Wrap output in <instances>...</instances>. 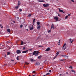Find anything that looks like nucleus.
Here are the masks:
<instances>
[{"mask_svg": "<svg viewBox=\"0 0 76 76\" xmlns=\"http://www.w3.org/2000/svg\"><path fill=\"white\" fill-rule=\"evenodd\" d=\"M43 6L44 7H49V4H43Z\"/></svg>", "mask_w": 76, "mask_h": 76, "instance_id": "1", "label": "nucleus"}, {"mask_svg": "<svg viewBox=\"0 0 76 76\" xmlns=\"http://www.w3.org/2000/svg\"><path fill=\"white\" fill-rule=\"evenodd\" d=\"M16 53H17V54H20V53H21V51L20 50H16Z\"/></svg>", "mask_w": 76, "mask_h": 76, "instance_id": "2", "label": "nucleus"}, {"mask_svg": "<svg viewBox=\"0 0 76 76\" xmlns=\"http://www.w3.org/2000/svg\"><path fill=\"white\" fill-rule=\"evenodd\" d=\"M50 50V48H48L45 50V51H49Z\"/></svg>", "mask_w": 76, "mask_h": 76, "instance_id": "3", "label": "nucleus"}, {"mask_svg": "<svg viewBox=\"0 0 76 76\" xmlns=\"http://www.w3.org/2000/svg\"><path fill=\"white\" fill-rule=\"evenodd\" d=\"M52 26H51V29L52 28H53V29H55V26L53 25V24H52Z\"/></svg>", "mask_w": 76, "mask_h": 76, "instance_id": "4", "label": "nucleus"}, {"mask_svg": "<svg viewBox=\"0 0 76 76\" xmlns=\"http://www.w3.org/2000/svg\"><path fill=\"white\" fill-rule=\"evenodd\" d=\"M29 28H30V30H32L34 28L33 27V26L32 25L31 26V27H29Z\"/></svg>", "mask_w": 76, "mask_h": 76, "instance_id": "5", "label": "nucleus"}, {"mask_svg": "<svg viewBox=\"0 0 76 76\" xmlns=\"http://www.w3.org/2000/svg\"><path fill=\"white\" fill-rule=\"evenodd\" d=\"M37 29L38 30H39L40 29L41 26L40 25H37Z\"/></svg>", "mask_w": 76, "mask_h": 76, "instance_id": "6", "label": "nucleus"}, {"mask_svg": "<svg viewBox=\"0 0 76 76\" xmlns=\"http://www.w3.org/2000/svg\"><path fill=\"white\" fill-rule=\"evenodd\" d=\"M58 9H59V11L60 12H62L63 13H64L65 12H63V10H60V8H59Z\"/></svg>", "mask_w": 76, "mask_h": 76, "instance_id": "7", "label": "nucleus"}, {"mask_svg": "<svg viewBox=\"0 0 76 76\" xmlns=\"http://www.w3.org/2000/svg\"><path fill=\"white\" fill-rule=\"evenodd\" d=\"M40 63L39 62H36V64H35L37 66H39V65H40Z\"/></svg>", "mask_w": 76, "mask_h": 76, "instance_id": "8", "label": "nucleus"}, {"mask_svg": "<svg viewBox=\"0 0 76 76\" xmlns=\"http://www.w3.org/2000/svg\"><path fill=\"white\" fill-rule=\"evenodd\" d=\"M54 19H56V21H58V17H55L54 18Z\"/></svg>", "mask_w": 76, "mask_h": 76, "instance_id": "9", "label": "nucleus"}, {"mask_svg": "<svg viewBox=\"0 0 76 76\" xmlns=\"http://www.w3.org/2000/svg\"><path fill=\"white\" fill-rule=\"evenodd\" d=\"M28 50H26L25 51H23L22 52V53H27V52H28Z\"/></svg>", "mask_w": 76, "mask_h": 76, "instance_id": "10", "label": "nucleus"}, {"mask_svg": "<svg viewBox=\"0 0 76 76\" xmlns=\"http://www.w3.org/2000/svg\"><path fill=\"white\" fill-rule=\"evenodd\" d=\"M37 53V51H34L33 52V53H32L33 55H35Z\"/></svg>", "mask_w": 76, "mask_h": 76, "instance_id": "11", "label": "nucleus"}, {"mask_svg": "<svg viewBox=\"0 0 76 76\" xmlns=\"http://www.w3.org/2000/svg\"><path fill=\"white\" fill-rule=\"evenodd\" d=\"M20 4H21L20 2L19 1H18V6L19 7V6L20 5Z\"/></svg>", "mask_w": 76, "mask_h": 76, "instance_id": "12", "label": "nucleus"}, {"mask_svg": "<svg viewBox=\"0 0 76 76\" xmlns=\"http://www.w3.org/2000/svg\"><path fill=\"white\" fill-rule=\"evenodd\" d=\"M61 56L62 57H64L65 58H66V57H67V56H66V55H61Z\"/></svg>", "mask_w": 76, "mask_h": 76, "instance_id": "13", "label": "nucleus"}, {"mask_svg": "<svg viewBox=\"0 0 76 76\" xmlns=\"http://www.w3.org/2000/svg\"><path fill=\"white\" fill-rule=\"evenodd\" d=\"M20 56H17L16 58L17 60H19V57H20Z\"/></svg>", "mask_w": 76, "mask_h": 76, "instance_id": "14", "label": "nucleus"}, {"mask_svg": "<svg viewBox=\"0 0 76 76\" xmlns=\"http://www.w3.org/2000/svg\"><path fill=\"white\" fill-rule=\"evenodd\" d=\"M19 6H17L15 7V8L16 9H18V8H19Z\"/></svg>", "mask_w": 76, "mask_h": 76, "instance_id": "15", "label": "nucleus"}, {"mask_svg": "<svg viewBox=\"0 0 76 76\" xmlns=\"http://www.w3.org/2000/svg\"><path fill=\"white\" fill-rule=\"evenodd\" d=\"M66 43H65L64 44V45H63V46L62 50H63V48H64V47H65V46H66Z\"/></svg>", "mask_w": 76, "mask_h": 76, "instance_id": "16", "label": "nucleus"}, {"mask_svg": "<svg viewBox=\"0 0 76 76\" xmlns=\"http://www.w3.org/2000/svg\"><path fill=\"white\" fill-rule=\"evenodd\" d=\"M7 31L9 32H10V29L9 28L8 29H7Z\"/></svg>", "mask_w": 76, "mask_h": 76, "instance_id": "17", "label": "nucleus"}, {"mask_svg": "<svg viewBox=\"0 0 76 76\" xmlns=\"http://www.w3.org/2000/svg\"><path fill=\"white\" fill-rule=\"evenodd\" d=\"M69 40L70 41L71 43H72V42L73 41V40H72V39H69Z\"/></svg>", "mask_w": 76, "mask_h": 76, "instance_id": "18", "label": "nucleus"}, {"mask_svg": "<svg viewBox=\"0 0 76 76\" xmlns=\"http://www.w3.org/2000/svg\"><path fill=\"white\" fill-rule=\"evenodd\" d=\"M11 53L8 52H7V55H10Z\"/></svg>", "mask_w": 76, "mask_h": 76, "instance_id": "19", "label": "nucleus"}, {"mask_svg": "<svg viewBox=\"0 0 76 76\" xmlns=\"http://www.w3.org/2000/svg\"><path fill=\"white\" fill-rule=\"evenodd\" d=\"M41 57H42V56H38V58H39V59H40V58H41Z\"/></svg>", "mask_w": 76, "mask_h": 76, "instance_id": "20", "label": "nucleus"}, {"mask_svg": "<svg viewBox=\"0 0 76 76\" xmlns=\"http://www.w3.org/2000/svg\"><path fill=\"white\" fill-rule=\"evenodd\" d=\"M56 54H57V55L56 56H58V54H59V52H57L56 53Z\"/></svg>", "mask_w": 76, "mask_h": 76, "instance_id": "21", "label": "nucleus"}, {"mask_svg": "<svg viewBox=\"0 0 76 76\" xmlns=\"http://www.w3.org/2000/svg\"><path fill=\"white\" fill-rule=\"evenodd\" d=\"M39 2H45V1L44 0L39 1Z\"/></svg>", "mask_w": 76, "mask_h": 76, "instance_id": "22", "label": "nucleus"}, {"mask_svg": "<svg viewBox=\"0 0 76 76\" xmlns=\"http://www.w3.org/2000/svg\"><path fill=\"white\" fill-rule=\"evenodd\" d=\"M37 25H39L40 24V23L39 22H38L37 23Z\"/></svg>", "mask_w": 76, "mask_h": 76, "instance_id": "23", "label": "nucleus"}, {"mask_svg": "<svg viewBox=\"0 0 76 76\" xmlns=\"http://www.w3.org/2000/svg\"><path fill=\"white\" fill-rule=\"evenodd\" d=\"M23 41H21V45H23Z\"/></svg>", "mask_w": 76, "mask_h": 76, "instance_id": "24", "label": "nucleus"}, {"mask_svg": "<svg viewBox=\"0 0 76 76\" xmlns=\"http://www.w3.org/2000/svg\"><path fill=\"white\" fill-rule=\"evenodd\" d=\"M31 14H29L28 16V17H31Z\"/></svg>", "mask_w": 76, "mask_h": 76, "instance_id": "25", "label": "nucleus"}, {"mask_svg": "<svg viewBox=\"0 0 76 76\" xmlns=\"http://www.w3.org/2000/svg\"><path fill=\"white\" fill-rule=\"evenodd\" d=\"M69 68L70 69L71 68V69H73V67L72 66H70V67H69Z\"/></svg>", "mask_w": 76, "mask_h": 76, "instance_id": "26", "label": "nucleus"}, {"mask_svg": "<svg viewBox=\"0 0 76 76\" xmlns=\"http://www.w3.org/2000/svg\"><path fill=\"white\" fill-rule=\"evenodd\" d=\"M35 21H36V19H34L33 20V23H34L35 22Z\"/></svg>", "mask_w": 76, "mask_h": 76, "instance_id": "27", "label": "nucleus"}, {"mask_svg": "<svg viewBox=\"0 0 76 76\" xmlns=\"http://www.w3.org/2000/svg\"><path fill=\"white\" fill-rule=\"evenodd\" d=\"M25 49H26V48H25V47H23V50H25Z\"/></svg>", "mask_w": 76, "mask_h": 76, "instance_id": "28", "label": "nucleus"}, {"mask_svg": "<svg viewBox=\"0 0 76 76\" xmlns=\"http://www.w3.org/2000/svg\"><path fill=\"white\" fill-rule=\"evenodd\" d=\"M39 53V52L38 51H37L36 53V54H37V55H38V54Z\"/></svg>", "mask_w": 76, "mask_h": 76, "instance_id": "29", "label": "nucleus"}, {"mask_svg": "<svg viewBox=\"0 0 76 76\" xmlns=\"http://www.w3.org/2000/svg\"><path fill=\"white\" fill-rule=\"evenodd\" d=\"M23 26V25H20V28H22Z\"/></svg>", "mask_w": 76, "mask_h": 76, "instance_id": "30", "label": "nucleus"}, {"mask_svg": "<svg viewBox=\"0 0 76 76\" xmlns=\"http://www.w3.org/2000/svg\"><path fill=\"white\" fill-rule=\"evenodd\" d=\"M68 18V16H66L65 18V19H67Z\"/></svg>", "mask_w": 76, "mask_h": 76, "instance_id": "31", "label": "nucleus"}, {"mask_svg": "<svg viewBox=\"0 0 76 76\" xmlns=\"http://www.w3.org/2000/svg\"><path fill=\"white\" fill-rule=\"evenodd\" d=\"M19 10V11H21H21H22V9H20Z\"/></svg>", "mask_w": 76, "mask_h": 76, "instance_id": "32", "label": "nucleus"}, {"mask_svg": "<svg viewBox=\"0 0 76 76\" xmlns=\"http://www.w3.org/2000/svg\"><path fill=\"white\" fill-rule=\"evenodd\" d=\"M31 61H34V60L33 59H31Z\"/></svg>", "mask_w": 76, "mask_h": 76, "instance_id": "33", "label": "nucleus"}, {"mask_svg": "<svg viewBox=\"0 0 76 76\" xmlns=\"http://www.w3.org/2000/svg\"><path fill=\"white\" fill-rule=\"evenodd\" d=\"M60 61H64V59H60Z\"/></svg>", "mask_w": 76, "mask_h": 76, "instance_id": "34", "label": "nucleus"}, {"mask_svg": "<svg viewBox=\"0 0 76 76\" xmlns=\"http://www.w3.org/2000/svg\"><path fill=\"white\" fill-rule=\"evenodd\" d=\"M51 30H50L48 31V32L50 33V32H51Z\"/></svg>", "mask_w": 76, "mask_h": 76, "instance_id": "35", "label": "nucleus"}, {"mask_svg": "<svg viewBox=\"0 0 76 76\" xmlns=\"http://www.w3.org/2000/svg\"><path fill=\"white\" fill-rule=\"evenodd\" d=\"M50 73H47L46 74V75H49V74H50Z\"/></svg>", "mask_w": 76, "mask_h": 76, "instance_id": "36", "label": "nucleus"}, {"mask_svg": "<svg viewBox=\"0 0 76 76\" xmlns=\"http://www.w3.org/2000/svg\"><path fill=\"white\" fill-rule=\"evenodd\" d=\"M43 47V46L40 45V46H39L38 47H39H39Z\"/></svg>", "mask_w": 76, "mask_h": 76, "instance_id": "37", "label": "nucleus"}, {"mask_svg": "<svg viewBox=\"0 0 76 76\" xmlns=\"http://www.w3.org/2000/svg\"><path fill=\"white\" fill-rule=\"evenodd\" d=\"M32 73H35V71H33L32 72Z\"/></svg>", "mask_w": 76, "mask_h": 76, "instance_id": "38", "label": "nucleus"}, {"mask_svg": "<svg viewBox=\"0 0 76 76\" xmlns=\"http://www.w3.org/2000/svg\"><path fill=\"white\" fill-rule=\"evenodd\" d=\"M56 57H57V56H56V57H54V58H53V60H54V59H55V58H56Z\"/></svg>", "mask_w": 76, "mask_h": 76, "instance_id": "39", "label": "nucleus"}, {"mask_svg": "<svg viewBox=\"0 0 76 76\" xmlns=\"http://www.w3.org/2000/svg\"><path fill=\"white\" fill-rule=\"evenodd\" d=\"M35 56L36 57V56H38V55H37V54H36H36H35Z\"/></svg>", "mask_w": 76, "mask_h": 76, "instance_id": "40", "label": "nucleus"}, {"mask_svg": "<svg viewBox=\"0 0 76 76\" xmlns=\"http://www.w3.org/2000/svg\"><path fill=\"white\" fill-rule=\"evenodd\" d=\"M52 72L51 70H49V72Z\"/></svg>", "mask_w": 76, "mask_h": 76, "instance_id": "41", "label": "nucleus"}, {"mask_svg": "<svg viewBox=\"0 0 76 76\" xmlns=\"http://www.w3.org/2000/svg\"><path fill=\"white\" fill-rule=\"evenodd\" d=\"M11 61H14V60H12V59L11 60Z\"/></svg>", "mask_w": 76, "mask_h": 76, "instance_id": "42", "label": "nucleus"}, {"mask_svg": "<svg viewBox=\"0 0 76 76\" xmlns=\"http://www.w3.org/2000/svg\"><path fill=\"white\" fill-rule=\"evenodd\" d=\"M6 56H7V55L6 54H5V56H4V57H6Z\"/></svg>", "mask_w": 76, "mask_h": 76, "instance_id": "43", "label": "nucleus"}, {"mask_svg": "<svg viewBox=\"0 0 76 76\" xmlns=\"http://www.w3.org/2000/svg\"><path fill=\"white\" fill-rule=\"evenodd\" d=\"M29 63H26V64H27V65H28V64H29Z\"/></svg>", "mask_w": 76, "mask_h": 76, "instance_id": "44", "label": "nucleus"}, {"mask_svg": "<svg viewBox=\"0 0 76 76\" xmlns=\"http://www.w3.org/2000/svg\"><path fill=\"white\" fill-rule=\"evenodd\" d=\"M63 49L64 50H66V47L64 48Z\"/></svg>", "mask_w": 76, "mask_h": 76, "instance_id": "45", "label": "nucleus"}, {"mask_svg": "<svg viewBox=\"0 0 76 76\" xmlns=\"http://www.w3.org/2000/svg\"><path fill=\"white\" fill-rule=\"evenodd\" d=\"M39 37H38L37 39V40L38 39H39Z\"/></svg>", "mask_w": 76, "mask_h": 76, "instance_id": "46", "label": "nucleus"}, {"mask_svg": "<svg viewBox=\"0 0 76 76\" xmlns=\"http://www.w3.org/2000/svg\"><path fill=\"white\" fill-rule=\"evenodd\" d=\"M70 15V14H68V16H70V15Z\"/></svg>", "mask_w": 76, "mask_h": 76, "instance_id": "47", "label": "nucleus"}, {"mask_svg": "<svg viewBox=\"0 0 76 76\" xmlns=\"http://www.w3.org/2000/svg\"><path fill=\"white\" fill-rule=\"evenodd\" d=\"M72 72H75V71H73V70H72Z\"/></svg>", "mask_w": 76, "mask_h": 76, "instance_id": "48", "label": "nucleus"}, {"mask_svg": "<svg viewBox=\"0 0 76 76\" xmlns=\"http://www.w3.org/2000/svg\"><path fill=\"white\" fill-rule=\"evenodd\" d=\"M72 1V2H74V0H71Z\"/></svg>", "mask_w": 76, "mask_h": 76, "instance_id": "49", "label": "nucleus"}, {"mask_svg": "<svg viewBox=\"0 0 76 76\" xmlns=\"http://www.w3.org/2000/svg\"><path fill=\"white\" fill-rule=\"evenodd\" d=\"M2 26L1 24H0V27H1Z\"/></svg>", "mask_w": 76, "mask_h": 76, "instance_id": "50", "label": "nucleus"}, {"mask_svg": "<svg viewBox=\"0 0 76 76\" xmlns=\"http://www.w3.org/2000/svg\"><path fill=\"white\" fill-rule=\"evenodd\" d=\"M3 28V26H2L1 27V28Z\"/></svg>", "mask_w": 76, "mask_h": 76, "instance_id": "51", "label": "nucleus"}, {"mask_svg": "<svg viewBox=\"0 0 76 76\" xmlns=\"http://www.w3.org/2000/svg\"><path fill=\"white\" fill-rule=\"evenodd\" d=\"M66 74H68V72H66Z\"/></svg>", "mask_w": 76, "mask_h": 76, "instance_id": "52", "label": "nucleus"}, {"mask_svg": "<svg viewBox=\"0 0 76 76\" xmlns=\"http://www.w3.org/2000/svg\"><path fill=\"white\" fill-rule=\"evenodd\" d=\"M34 23H35L34 22V23H33V25H34Z\"/></svg>", "mask_w": 76, "mask_h": 76, "instance_id": "53", "label": "nucleus"}, {"mask_svg": "<svg viewBox=\"0 0 76 76\" xmlns=\"http://www.w3.org/2000/svg\"><path fill=\"white\" fill-rule=\"evenodd\" d=\"M13 23H15V21H13Z\"/></svg>", "mask_w": 76, "mask_h": 76, "instance_id": "54", "label": "nucleus"}, {"mask_svg": "<svg viewBox=\"0 0 76 76\" xmlns=\"http://www.w3.org/2000/svg\"><path fill=\"white\" fill-rule=\"evenodd\" d=\"M58 16H60V15H59V14H58Z\"/></svg>", "mask_w": 76, "mask_h": 76, "instance_id": "55", "label": "nucleus"}, {"mask_svg": "<svg viewBox=\"0 0 76 76\" xmlns=\"http://www.w3.org/2000/svg\"><path fill=\"white\" fill-rule=\"evenodd\" d=\"M26 30L27 31H28V29H27Z\"/></svg>", "mask_w": 76, "mask_h": 76, "instance_id": "56", "label": "nucleus"}, {"mask_svg": "<svg viewBox=\"0 0 76 76\" xmlns=\"http://www.w3.org/2000/svg\"><path fill=\"white\" fill-rule=\"evenodd\" d=\"M61 75H61V74H60V76H61Z\"/></svg>", "mask_w": 76, "mask_h": 76, "instance_id": "57", "label": "nucleus"}, {"mask_svg": "<svg viewBox=\"0 0 76 76\" xmlns=\"http://www.w3.org/2000/svg\"><path fill=\"white\" fill-rule=\"evenodd\" d=\"M18 18V19H19V18H18H18Z\"/></svg>", "mask_w": 76, "mask_h": 76, "instance_id": "58", "label": "nucleus"}, {"mask_svg": "<svg viewBox=\"0 0 76 76\" xmlns=\"http://www.w3.org/2000/svg\"><path fill=\"white\" fill-rule=\"evenodd\" d=\"M59 42H60V39L59 40Z\"/></svg>", "mask_w": 76, "mask_h": 76, "instance_id": "59", "label": "nucleus"}, {"mask_svg": "<svg viewBox=\"0 0 76 76\" xmlns=\"http://www.w3.org/2000/svg\"><path fill=\"white\" fill-rule=\"evenodd\" d=\"M40 69H42V68H40Z\"/></svg>", "mask_w": 76, "mask_h": 76, "instance_id": "60", "label": "nucleus"}, {"mask_svg": "<svg viewBox=\"0 0 76 76\" xmlns=\"http://www.w3.org/2000/svg\"><path fill=\"white\" fill-rule=\"evenodd\" d=\"M45 0L46 1H49L50 0Z\"/></svg>", "mask_w": 76, "mask_h": 76, "instance_id": "61", "label": "nucleus"}, {"mask_svg": "<svg viewBox=\"0 0 76 76\" xmlns=\"http://www.w3.org/2000/svg\"><path fill=\"white\" fill-rule=\"evenodd\" d=\"M32 76H35V75H32Z\"/></svg>", "mask_w": 76, "mask_h": 76, "instance_id": "62", "label": "nucleus"}, {"mask_svg": "<svg viewBox=\"0 0 76 76\" xmlns=\"http://www.w3.org/2000/svg\"><path fill=\"white\" fill-rule=\"evenodd\" d=\"M60 42L59 41L58 42V43H60Z\"/></svg>", "mask_w": 76, "mask_h": 76, "instance_id": "63", "label": "nucleus"}, {"mask_svg": "<svg viewBox=\"0 0 76 76\" xmlns=\"http://www.w3.org/2000/svg\"><path fill=\"white\" fill-rule=\"evenodd\" d=\"M43 76H46V75H43Z\"/></svg>", "mask_w": 76, "mask_h": 76, "instance_id": "64", "label": "nucleus"}]
</instances>
